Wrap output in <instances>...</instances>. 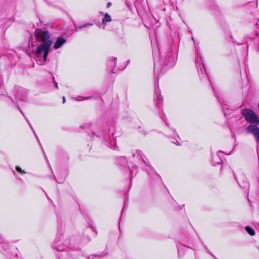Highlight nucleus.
Wrapping results in <instances>:
<instances>
[{
  "label": "nucleus",
  "mask_w": 259,
  "mask_h": 259,
  "mask_svg": "<svg viewBox=\"0 0 259 259\" xmlns=\"http://www.w3.org/2000/svg\"><path fill=\"white\" fill-rule=\"evenodd\" d=\"M165 63L166 65L171 66L174 64V58L168 55L165 58Z\"/></svg>",
  "instance_id": "obj_6"
},
{
  "label": "nucleus",
  "mask_w": 259,
  "mask_h": 259,
  "mask_svg": "<svg viewBox=\"0 0 259 259\" xmlns=\"http://www.w3.org/2000/svg\"><path fill=\"white\" fill-rule=\"evenodd\" d=\"M66 101L65 97H63V103H64Z\"/></svg>",
  "instance_id": "obj_15"
},
{
  "label": "nucleus",
  "mask_w": 259,
  "mask_h": 259,
  "mask_svg": "<svg viewBox=\"0 0 259 259\" xmlns=\"http://www.w3.org/2000/svg\"><path fill=\"white\" fill-rule=\"evenodd\" d=\"M16 169L17 171L19 172H20L22 174L25 173V172L24 171L22 170L21 168L19 166H16Z\"/></svg>",
  "instance_id": "obj_9"
},
{
  "label": "nucleus",
  "mask_w": 259,
  "mask_h": 259,
  "mask_svg": "<svg viewBox=\"0 0 259 259\" xmlns=\"http://www.w3.org/2000/svg\"><path fill=\"white\" fill-rule=\"evenodd\" d=\"M204 76H205V78H207V76H205V74H204Z\"/></svg>",
  "instance_id": "obj_17"
},
{
  "label": "nucleus",
  "mask_w": 259,
  "mask_h": 259,
  "mask_svg": "<svg viewBox=\"0 0 259 259\" xmlns=\"http://www.w3.org/2000/svg\"><path fill=\"white\" fill-rule=\"evenodd\" d=\"M246 130L248 133L251 134L253 135L257 143L259 142V128L256 125L250 124L249 125Z\"/></svg>",
  "instance_id": "obj_4"
},
{
  "label": "nucleus",
  "mask_w": 259,
  "mask_h": 259,
  "mask_svg": "<svg viewBox=\"0 0 259 259\" xmlns=\"http://www.w3.org/2000/svg\"><path fill=\"white\" fill-rule=\"evenodd\" d=\"M55 87H56L57 88H58L57 83H56V82H55Z\"/></svg>",
  "instance_id": "obj_16"
},
{
  "label": "nucleus",
  "mask_w": 259,
  "mask_h": 259,
  "mask_svg": "<svg viewBox=\"0 0 259 259\" xmlns=\"http://www.w3.org/2000/svg\"><path fill=\"white\" fill-rule=\"evenodd\" d=\"M66 39L63 37H58L55 42L54 48L55 49H58L60 48L64 43L66 42Z\"/></svg>",
  "instance_id": "obj_5"
},
{
  "label": "nucleus",
  "mask_w": 259,
  "mask_h": 259,
  "mask_svg": "<svg viewBox=\"0 0 259 259\" xmlns=\"http://www.w3.org/2000/svg\"><path fill=\"white\" fill-rule=\"evenodd\" d=\"M204 76H205V78H207V76H205V74H204Z\"/></svg>",
  "instance_id": "obj_19"
},
{
  "label": "nucleus",
  "mask_w": 259,
  "mask_h": 259,
  "mask_svg": "<svg viewBox=\"0 0 259 259\" xmlns=\"http://www.w3.org/2000/svg\"><path fill=\"white\" fill-rule=\"evenodd\" d=\"M258 250H259V247L258 248Z\"/></svg>",
  "instance_id": "obj_20"
},
{
  "label": "nucleus",
  "mask_w": 259,
  "mask_h": 259,
  "mask_svg": "<svg viewBox=\"0 0 259 259\" xmlns=\"http://www.w3.org/2000/svg\"><path fill=\"white\" fill-rule=\"evenodd\" d=\"M242 114L248 122L259 124L258 116L251 109H245L242 111Z\"/></svg>",
  "instance_id": "obj_2"
},
{
  "label": "nucleus",
  "mask_w": 259,
  "mask_h": 259,
  "mask_svg": "<svg viewBox=\"0 0 259 259\" xmlns=\"http://www.w3.org/2000/svg\"><path fill=\"white\" fill-rule=\"evenodd\" d=\"M83 28V25H79V26H78V28L79 29H82V28Z\"/></svg>",
  "instance_id": "obj_14"
},
{
  "label": "nucleus",
  "mask_w": 259,
  "mask_h": 259,
  "mask_svg": "<svg viewBox=\"0 0 259 259\" xmlns=\"http://www.w3.org/2000/svg\"><path fill=\"white\" fill-rule=\"evenodd\" d=\"M204 76H205V78H207V76H205V74H204Z\"/></svg>",
  "instance_id": "obj_18"
},
{
  "label": "nucleus",
  "mask_w": 259,
  "mask_h": 259,
  "mask_svg": "<svg viewBox=\"0 0 259 259\" xmlns=\"http://www.w3.org/2000/svg\"><path fill=\"white\" fill-rule=\"evenodd\" d=\"M53 41L49 40L44 42L39 45L35 51L37 56L39 57L43 54L44 61L46 62L48 54L51 49V47L53 45Z\"/></svg>",
  "instance_id": "obj_1"
},
{
  "label": "nucleus",
  "mask_w": 259,
  "mask_h": 259,
  "mask_svg": "<svg viewBox=\"0 0 259 259\" xmlns=\"http://www.w3.org/2000/svg\"><path fill=\"white\" fill-rule=\"evenodd\" d=\"M112 5V3L111 2H108L107 4V6L106 7L107 8H109Z\"/></svg>",
  "instance_id": "obj_11"
},
{
  "label": "nucleus",
  "mask_w": 259,
  "mask_h": 259,
  "mask_svg": "<svg viewBox=\"0 0 259 259\" xmlns=\"http://www.w3.org/2000/svg\"><path fill=\"white\" fill-rule=\"evenodd\" d=\"M83 25V28H84V27H87V26H88L91 25V24H90V23H85V24H83V25Z\"/></svg>",
  "instance_id": "obj_12"
},
{
  "label": "nucleus",
  "mask_w": 259,
  "mask_h": 259,
  "mask_svg": "<svg viewBox=\"0 0 259 259\" xmlns=\"http://www.w3.org/2000/svg\"><path fill=\"white\" fill-rule=\"evenodd\" d=\"M245 230L247 232V233L251 236H253L255 234L254 231L249 226L246 227Z\"/></svg>",
  "instance_id": "obj_8"
},
{
  "label": "nucleus",
  "mask_w": 259,
  "mask_h": 259,
  "mask_svg": "<svg viewBox=\"0 0 259 259\" xmlns=\"http://www.w3.org/2000/svg\"><path fill=\"white\" fill-rule=\"evenodd\" d=\"M34 35L35 39L38 41L44 42L47 41L52 40L50 39L51 35L50 33L48 31L45 30L37 28L35 30Z\"/></svg>",
  "instance_id": "obj_3"
},
{
  "label": "nucleus",
  "mask_w": 259,
  "mask_h": 259,
  "mask_svg": "<svg viewBox=\"0 0 259 259\" xmlns=\"http://www.w3.org/2000/svg\"><path fill=\"white\" fill-rule=\"evenodd\" d=\"M112 60H113V64H114V65L115 66V61H116V58H113L112 59Z\"/></svg>",
  "instance_id": "obj_13"
},
{
  "label": "nucleus",
  "mask_w": 259,
  "mask_h": 259,
  "mask_svg": "<svg viewBox=\"0 0 259 259\" xmlns=\"http://www.w3.org/2000/svg\"><path fill=\"white\" fill-rule=\"evenodd\" d=\"M156 96L157 97V101L160 102V100L162 99V98L161 97L158 95V93H156Z\"/></svg>",
  "instance_id": "obj_10"
},
{
  "label": "nucleus",
  "mask_w": 259,
  "mask_h": 259,
  "mask_svg": "<svg viewBox=\"0 0 259 259\" xmlns=\"http://www.w3.org/2000/svg\"><path fill=\"white\" fill-rule=\"evenodd\" d=\"M111 21L112 19L108 13H106L102 19V23L103 24H106L107 22H111Z\"/></svg>",
  "instance_id": "obj_7"
}]
</instances>
